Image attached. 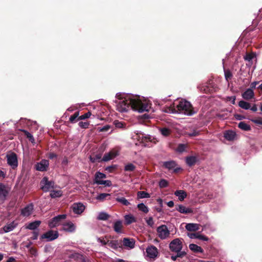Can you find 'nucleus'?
<instances>
[{
  "instance_id": "1",
  "label": "nucleus",
  "mask_w": 262,
  "mask_h": 262,
  "mask_svg": "<svg viewBox=\"0 0 262 262\" xmlns=\"http://www.w3.org/2000/svg\"><path fill=\"white\" fill-rule=\"evenodd\" d=\"M115 102L117 110L121 113L127 112L130 107L139 112L148 111L149 108L148 103L142 102L138 98L130 96H125L121 100H115Z\"/></svg>"
},
{
  "instance_id": "2",
  "label": "nucleus",
  "mask_w": 262,
  "mask_h": 262,
  "mask_svg": "<svg viewBox=\"0 0 262 262\" xmlns=\"http://www.w3.org/2000/svg\"><path fill=\"white\" fill-rule=\"evenodd\" d=\"M166 112L172 113H183L185 115L191 116L195 113L191 103L186 100H181L174 107V104L167 108Z\"/></svg>"
},
{
  "instance_id": "3",
  "label": "nucleus",
  "mask_w": 262,
  "mask_h": 262,
  "mask_svg": "<svg viewBox=\"0 0 262 262\" xmlns=\"http://www.w3.org/2000/svg\"><path fill=\"white\" fill-rule=\"evenodd\" d=\"M183 239L177 238L171 241L169 244V248L171 252L173 253L186 252L182 251L183 248Z\"/></svg>"
},
{
  "instance_id": "4",
  "label": "nucleus",
  "mask_w": 262,
  "mask_h": 262,
  "mask_svg": "<svg viewBox=\"0 0 262 262\" xmlns=\"http://www.w3.org/2000/svg\"><path fill=\"white\" fill-rule=\"evenodd\" d=\"M7 162L9 166L12 169H15L18 166V159L16 154L14 152H10L6 155Z\"/></svg>"
},
{
  "instance_id": "5",
  "label": "nucleus",
  "mask_w": 262,
  "mask_h": 262,
  "mask_svg": "<svg viewBox=\"0 0 262 262\" xmlns=\"http://www.w3.org/2000/svg\"><path fill=\"white\" fill-rule=\"evenodd\" d=\"M41 189L44 192H47L54 186V182L52 181H49L48 178L45 177L40 182Z\"/></svg>"
},
{
  "instance_id": "6",
  "label": "nucleus",
  "mask_w": 262,
  "mask_h": 262,
  "mask_svg": "<svg viewBox=\"0 0 262 262\" xmlns=\"http://www.w3.org/2000/svg\"><path fill=\"white\" fill-rule=\"evenodd\" d=\"M58 236L59 233L57 231L50 230L42 234L40 239L41 240L46 239L47 241L50 242L57 238Z\"/></svg>"
},
{
  "instance_id": "7",
  "label": "nucleus",
  "mask_w": 262,
  "mask_h": 262,
  "mask_svg": "<svg viewBox=\"0 0 262 262\" xmlns=\"http://www.w3.org/2000/svg\"><path fill=\"white\" fill-rule=\"evenodd\" d=\"M158 236L162 239L168 237L170 234L167 227L165 225H162L158 227L157 229Z\"/></svg>"
},
{
  "instance_id": "8",
  "label": "nucleus",
  "mask_w": 262,
  "mask_h": 262,
  "mask_svg": "<svg viewBox=\"0 0 262 262\" xmlns=\"http://www.w3.org/2000/svg\"><path fill=\"white\" fill-rule=\"evenodd\" d=\"M177 164L174 161L171 160L169 161H166L163 163L162 166L168 170L173 169L174 173L178 172L181 168L180 167H176Z\"/></svg>"
},
{
  "instance_id": "9",
  "label": "nucleus",
  "mask_w": 262,
  "mask_h": 262,
  "mask_svg": "<svg viewBox=\"0 0 262 262\" xmlns=\"http://www.w3.org/2000/svg\"><path fill=\"white\" fill-rule=\"evenodd\" d=\"M66 214H60L54 217L49 223V226L50 228H54L58 225L62 220L66 219Z\"/></svg>"
},
{
  "instance_id": "10",
  "label": "nucleus",
  "mask_w": 262,
  "mask_h": 262,
  "mask_svg": "<svg viewBox=\"0 0 262 262\" xmlns=\"http://www.w3.org/2000/svg\"><path fill=\"white\" fill-rule=\"evenodd\" d=\"M72 208L74 213L80 214L84 211L85 207L81 203H75L73 204Z\"/></svg>"
},
{
  "instance_id": "11",
  "label": "nucleus",
  "mask_w": 262,
  "mask_h": 262,
  "mask_svg": "<svg viewBox=\"0 0 262 262\" xmlns=\"http://www.w3.org/2000/svg\"><path fill=\"white\" fill-rule=\"evenodd\" d=\"M49 161L47 160H42L40 162L37 163L36 165V169L40 171H46L49 166Z\"/></svg>"
},
{
  "instance_id": "12",
  "label": "nucleus",
  "mask_w": 262,
  "mask_h": 262,
  "mask_svg": "<svg viewBox=\"0 0 262 262\" xmlns=\"http://www.w3.org/2000/svg\"><path fill=\"white\" fill-rule=\"evenodd\" d=\"M146 253L149 257L155 258L157 256L158 251L157 248L155 246L151 245L147 248Z\"/></svg>"
},
{
  "instance_id": "13",
  "label": "nucleus",
  "mask_w": 262,
  "mask_h": 262,
  "mask_svg": "<svg viewBox=\"0 0 262 262\" xmlns=\"http://www.w3.org/2000/svg\"><path fill=\"white\" fill-rule=\"evenodd\" d=\"M8 194V190L7 189L6 186L3 183H0V200L4 201L6 200Z\"/></svg>"
},
{
  "instance_id": "14",
  "label": "nucleus",
  "mask_w": 262,
  "mask_h": 262,
  "mask_svg": "<svg viewBox=\"0 0 262 262\" xmlns=\"http://www.w3.org/2000/svg\"><path fill=\"white\" fill-rule=\"evenodd\" d=\"M33 210V205L31 203L26 206L25 208L21 209V214L24 216H28L32 212Z\"/></svg>"
},
{
  "instance_id": "15",
  "label": "nucleus",
  "mask_w": 262,
  "mask_h": 262,
  "mask_svg": "<svg viewBox=\"0 0 262 262\" xmlns=\"http://www.w3.org/2000/svg\"><path fill=\"white\" fill-rule=\"evenodd\" d=\"M75 229L76 226L73 223L71 222H68L63 224L62 230L68 232H73L75 231Z\"/></svg>"
},
{
  "instance_id": "16",
  "label": "nucleus",
  "mask_w": 262,
  "mask_h": 262,
  "mask_svg": "<svg viewBox=\"0 0 262 262\" xmlns=\"http://www.w3.org/2000/svg\"><path fill=\"white\" fill-rule=\"evenodd\" d=\"M176 210L181 213L189 214L193 212V210L190 208H186L183 205L177 206Z\"/></svg>"
},
{
  "instance_id": "17",
  "label": "nucleus",
  "mask_w": 262,
  "mask_h": 262,
  "mask_svg": "<svg viewBox=\"0 0 262 262\" xmlns=\"http://www.w3.org/2000/svg\"><path fill=\"white\" fill-rule=\"evenodd\" d=\"M198 158L195 156H188L186 157L185 162L189 167L194 166L198 161Z\"/></svg>"
},
{
  "instance_id": "18",
  "label": "nucleus",
  "mask_w": 262,
  "mask_h": 262,
  "mask_svg": "<svg viewBox=\"0 0 262 262\" xmlns=\"http://www.w3.org/2000/svg\"><path fill=\"white\" fill-rule=\"evenodd\" d=\"M254 93L251 89H248L244 93L242 94V96L244 99L246 100H250L254 97Z\"/></svg>"
},
{
  "instance_id": "19",
  "label": "nucleus",
  "mask_w": 262,
  "mask_h": 262,
  "mask_svg": "<svg viewBox=\"0 0 262 262\" xmlns=\"http://www.w3.org/2000/svg\"><path fill=\"white\" fill-rule=\"evenodd\" d=\"M188 236L190 238H197L199 239L204 241H208L209 238L208 237L200 234L199 233H191L188 234Z\"/></svg>"
},
{
  "instance_id": "20",
  "label": "nucleus",
  "mask_w": 262,
  "mask_h": 262,
  "mask_svg": "<svg viewBox=\"0 0 262 262\" xmlns=\"http://www.w3.org/2000/svg\"><path fill=\"white\" fill-rule=\"evenodd\" d=\"M40 224L41 221H35L33 222L29 223V224L26 226V228L29 230L36 231L35 230L39 226Z\"/></svg>"
},
{
  "instance_id": "21",
  "label": "nucleus",
  "mask_w": 262,
  "mask_h": 262,
  "mask_svg": "<svg viewBox=\"0 0 262 262\" xmlns=\"http://www.w3.org/2000/svg\"><path fill=\"white\" fill-rule=\"evenodd\" d=\"M123 245L125 247H127L132 249L135 247V241L133 239L124 238L123 240Z\"/></svg>"
},
{
  "instance_id": "22",
  "label": "nucleus",
  "mask_w": 262,
  "mask_h": 262,
  "mask_svg": "<svg viewBox=\"0 0 262 262\" xmlns=\"http://www.w3.org/2000/svg\"><path fill=\"white\" fill-rule=\"evenodd\" d=\"M108 246L111 248L117 250L118 248L121 247V243L118 240L107 241Z\"/></svg>"
},
{
  "instance_id": "23",
  "label": "nucleus",
  "mask_w": 262,
  "mask_h": 262,
  "mask_svg": "<svg viewBox=\"0 0 262 262\" xmlns=\"http://www.w3.org/2000/svg\"><path fill=\"white\" fill-rule=\"evenodd\" d=\"M117 156V153L114 151H110L104 154L102 160L103 161H110Z\"/></svg>"
},
{
  "instance_id": "24",
  "label": "nucleus",
  "mask_w": 262,
  "mask_h": 262,
  "mask_svg": "<svg viewBox=\"0 0 262 262\" xmlns=\"http://www.w3.org/2000/svg\"><path fill=\"white\" fill-rule=\"evenodd\" d=\"M189 249L195 253H203V249L200 247L194 244H190L189 245Z\"/></svg>"
},
{
  "instance_id": "25",
  "label": "nucleus",
  "mask_w": 262,
  "mask_h": 262,
  "mask_svg": "<svg viewBox=\"0 0 262 262\" xmlns=\"http://www.w3.org/2000/svg\"><path fill=\"white\" fill-rule=\"evenodd\" d=\"M174 195L178 196L180 201H182L187 196V193L184 190H179L174 192Z\"/></svg>"
},
{
  "instance_id": "26",
  "label": "nucleus",
  "mask_w": 262,
  "mask_h": 262,
  "mask_svg": "<svg viewBox=\"0 0 262 262\" xmlns=\"http://www.w3.org/2000/svg\"><path fill=\"white\" fill-rule=\"evenodd\" d=\"M199 225L197 224L189 223L186 224L185 228L189 231H196L199 229Z\"/></svg>"
},
{
  "instance_id": "27",
  "label": "nucleus",
  "mask_w": 262,
  "mask_h": 262,
  "mask_svg": "<svg viewBox=\"0 0 262 262\" xmlns=\"http://www.w3.org/2000/svg\"><path fill=\"white\" fill-rule=\"evenodd\" d=\"M123 227L122 226V223L121 221H117L116 222H115L114 224V231L118 233H122L121 229Z\"/></svg>"
},
{
  "instance_id": "28",
  "label": "nucleus",
  "mask_w": 262,
  "mask_h": 262,
  "mask_svg": "<svg viewBox=\"0 0 262 262\" xmlns=\"http://www.w3.org/2000/svg\"><path fill=\"white\" fill-rule=\"evenodd\" d=\"M124 220L126 225H129L133 223L136 222V219L131 214H128L124 216Z\"/></svg>"
},
{
  "instance_id": "29",
  "label": "nucleus",
  "mask_w": 262,
  "mask_h": 262,
  "mask_svg": "<svg viewBox=\"0 0 262 262\" xmlns=\"http://www.w3.org/2000/svg\"><path fill=\"white\" fill-rule=\"evenodd\" d=\"M235 137V133L232 130L227 131L224 134V137L228 141H232Z\"/></svg>"
},
{
  "instance_id": "30",
  "label": "nucleus",
  "mask_w": 262,
  "mask_h": 262,
  "mask_svg": "<svg viewBox=\"0 0 262 262\" xmlns=\"http://www.w3.org/2000/svg\"><path fill=\"white\" fill-rule=\"evenodd\" d=\"M238 127L245 131H249L251 130V126L250 125L247 124L245 122H240L238 124Z\"/></svg>"
},
{
  "instance_id": "31",
  "label": "nucleus",
  "mask_w": 262,
  "mask_h": 262,
  "mask_svg": "<svg viewBox=\"0 0 262 262\" xmlns=\"http://www.w3.org/2000/svg\"><path fill=\"white\" fill-rule=\"evenodd\" d=\"M106 176L104 173L97 171L95 174L94 183H96V181H101L100 179L106 178Z\"/></svg>"
},
{
  "instance_id": "32",
  "label": "nucleus",
  "mask_w": 262,
  "mask_h": 262,
  "mask_svg": "<svg viewBox=\"0 0 262 262\" xmlns=\"http://www.w3.org/2000/svg\"><path fill=\"white\" fill-rule=\"evenodd\" d=\"M79 112H76L73 115L71 116V117L69 118V121L72 123H74L77 122L79 120H77V118L79 117Z\"/></svg>"
},
{
  "instance_id": "33",
  "label": "nucleus",
  "mask_w": 262,
  "mask_h": 262,
  "mask_svg": "<svg viewBox=\"0 0 262 262\" xmlns=\"http://www.w3.org/2000/svg\"><path fill=\"white\" fill-rule=\"evenodd\" d=\"M238 105L241 108L245 110H248L250 108V104L246 101L241 100L238 102Z\"/></svg>"
},
{
  "instance_id": "34",
  "label": "nucleus",
  "mask_w": 262,
  "mask_h": 262,
  "mask_svg": "<svg viewBox=\"0 0 262 262\" xmlns=\"http://www.w3.org/2000/svg\"><path fill=\"white\" fill-rule=\"evenodd\" d=\"M150 194L144 191H140L137 192L138 199L149 198Z\"/></svg>"
},
{
  "instance_id": "35",
  "label": "nucleus",
  "mask_w": 262,
  "mask_h": 262,
  "mask_svg": "<svg viewBox=\"0 0 262 262\" xmlns=\"http://www.w3.org/2000/svg\"><path fill=\"white\" fill-rule=\"evenodd\" d=\"M20 131L24 134L25 136H26V137L29 139L30 141H31L32 143L34 142V137L31 133L25 129H20Z\"/></svg>"
},
{
  "instance_id": "36",
  "label": "nucleus",
  "mask_w": 262,
  "mask_h": 262,
  "mask_svg": "<svg viewBox=\"0 0 262 262\" xmlns=\"http://www.w3.org/2000/svg\"><path fill=\"white\" fill-rule=\"evenodd\" d=\"M137 207L139 210L142 211L143 212H144L145 213H147L149 211L148 208L146 205H145L144 204H143L142 203L139 204L137 205Z\"/></svg>"
},
{
  "instance_id": "37",
  "label": "nucleus",
  "mask_w": 262,
  "mask_h": 262,
  "mask_svg": "<svg viewBox=\"0 0 262 262\" xmlns=\"http://www.w3.org/2000/svg\"><path fill=\"white\" fill-rule=\"evenodd\" d=\"M15 227V226L14 225V223L12 222L11 224L5 225L3 229L5 232H8L12 230H13Z\"/></svg>"
},
{
  "instance_id": "38",
  "label": "nucleus",
  "mask_w": 262,
  "mask_h": 262,
  "mask_svg": "<svg viewBox=\"0 0 262 262\" xmlns=\"http://www.w3.org/2000/svg\"><path fill=\"white\" fill-rule=\"evenodd\" d=\"M116 201L124 206H127L130 205V203L124 197L117 198Z\"/></svg>"
},
{
  "instance_id": "39",
  "label": "nucleus",
  "mask_w": 262,
  "mask_h": 262,
  "mask_svg": "<svg viewBox=\"0 0 262 262\" xmlns=\"http://www.w3.org/2000/svg\"><path fill=\"white\" fill-rule=\"evenodd\" d=\"M98 185H104L105 186L110 187L112 186V182L110 180H101V181H96V183Z\"/></svg>"
},
{
  "instance_id": "40",
  "label": "nucleus",
  "mask_w": 262,
  "mask_h": 262,
  "mask_svg": "<svg viewBox=\"0 0 262 262\" xmlns=\"http://www.w3.org/2000/svg\"><path fill=\"white\" fill-rule=\"evenodd\" d=\"M176 253L177 255L171 256V259L173 261H176L178 258H183L184 256H185L187 254L186 252H181Z\"/></svg>"
},
{
  "instance_id": "41",
  "label": "nucleus",
  "mask_w": 262,
  "mask_h": 262,
  "mask_svg": "<svg viewBox=\"0 0 262 262\" xmlns=\"http://www.w3.org/2000/svg\"><path fill=\"white\" fill-rule=\"evenodd\" d=\"M62 192L60 190H53L51 192L50 195L52 198H55L61 196Z\"/></svg>"
},
{
  "instance_id": "42",
  "label": "nucleus",
  "mask_w": 262,
  "mask_h": 262,
  "mask_svg": "<svg viewBox=\"0 0 262 262\" xmlns=\"http://www.w3.org/2000/svg\"><path fill=\"white\" fill-rule=\"evenodd\" d=\"M135 169L136 166L132 163H128L124 167V170L126 171H133Z\"/></svg>"
},
{
  "instance_id": "43",
  "label": "nucleus",
  "mask_w": 262,
  "mask_h": 262,
  "mask_svg": "<svg viewBox=\"0 0 262 262\" xmlns=\"http://www.w3.org/2000/svg\"><path fill=\"white\" fill-rule=\"evenodd\" d=\"M160 132L162 135L167 137L171 133V130L169 128L163 127L160 129Z\"/></svg>"
},
{
  "instance_id": "44",
  "label": "nucleus",
  "mask_w": 262,
  "mask_h": 262,
  "mask_svg": "<svg viewBox=\"0 0 262 262\" xmlns=\"http://www.w3.org/2000/svg\"><path fill=\"white\" fill-rule=\"evenodd\" d=\"M110 217V215L105 212H100L98 216V219L99 220L105 221L107 220Z\"/></svg>"
},
{
  "instance_id": "45",
  "label": "nucleus",
  "mask_w": 262,
  "mask_h": 262,
  "mask_svg": "<svg viewBox=\"0 0 262 262\" xmlns=\"http://www.w3.org/2000/svg\"><path fill=\"white\" fill-rule=\"evenodd\" d=\"M224 72L225 79L228 82L231 79L233 75L229 70H226L224 71Z\"/></svg>"
},
{
  "instance_id": "46",
  "label": "nucleus",
  "mask_w": 262,
  "mask_h": 262,
  "mask_svg": "<svg viewBox=\"0 0 262 262\" xmlns=\"http://www.w3.org/2000/svg\"><path fill=\"white\" fill-rule=\"evenodd\" d=\"M159 185L161 188H166L168 186V182L165 179H161L159 181Z\"/></svg>"
},
{
  "instance_id": "47",
  "label": "nucleus",
  "mask_w": 262,
  "mask_h": 262,
  "mask_svg": "<svg viewBox=\"0 0 262 262\" xmlns=\"http://www.w3.org/2000/svg\"><path fill=\"white\" fill-rule=\"evenodd\" d=\"M110 195L109 193H102L96 197V199L101 201H104L107 196Z\"/></svg>"
},
{
  "instance_id": "48",
  "label": "nucleus",
  "mask_w": 262,
  "mask_h": 262,
  "mask_svg": "<svg viewBox=\"0 0 262 262\" xmlns=\"http://www.w3.org/2000/svg\"><path fill=\"white\" fill-rule=\"evenodd\" d=\"M255 57V54L254 53L247 54L244 58L245 60L250 61Z\"/></svg>"
},
{
  "instance_id": "49",
  "label": "nucleus",
  "mask_w": 262,
  "mask_h": 262,
  "mask_svg": "<svg viewBox=\"0 0 262 262\" xmlns=\"http://www.w3.org/2000/svg\"><path fill=\"white\" fill-rule=\"evenodd\" d=\"M90 161L93 162L95 163L97 161H99L101 159V156L100 155H96L94 156H90Z\"/></svg>"
},
{
  "instance_id": "50",
  "label": "nucleus",
  "mask_w": 262,
  "mask_h": 262,
  "mask_svg": "<svg viewBox=\"0 0 262 262\" xmlns=\"http://www.w3.org/2000/svg\"><path fill=\"white\" fill-rule=\"evenodd\" d=\"M187 146L184 144H179L177 147V151L179 152H183L185 151Z\"/></svg>"
},
{
  "instance_id": "51",
  "label": "nucleus",
  "mask_w": 262,
  "mask_h": 262,
  "mask_svg": "<svg viewBox=\"0 0 262 262\" xmlns=\"http://www.w3.org/2000/svg\"><path fill=\"white\" fill-rule=\"evenodd\" d=\"M91 114H92L90 112H88L86 113H85L80 116H79V117L77 118V120H84V119H88L90 117Z\"/></svg>"
},
{
  "instance_id": "52",
  "label": "nucleus",
  "mask_w": 262,
  "mask_h": 262,
  "mask_svg": "<svg viewBox=\"0 0 262 262\" xmlns=\"http://www.w3.org/2000/svg\"><path fill=\"white\" fill-rule=\"evenodd\" d=\"M79 126L82 128H87L89 127V123L88 122H79L78 123Z\"/></svg>"
},
{
  "instance_id": "53",
  "label": "nucleus",
  "mask_w": 262,
  "mask_h": 262,
  "mask_svg": "<svg viewBox=\"0 0 262 262\" xmlns=\"http://www.w3.org/2000/svg\"><path fill=\"white\" fill-rule=\"evenodd\" d=\"M115 126L117 128H122L124 127V124L122 122H120L118 120H115L114 122Z\"/></svg>"
},
{
  "instance_id": "54",
  "label": "nucleus",
  "mask_w": 262,
  "mask_h": 262,
  "mask_svg": "<svg viewBox=\"0 0 262 262\" xmlns=\"http://www.w3.org/2000/svg\"><path fill=\"white\" fill-rule=\"evenodd\" d=\"M117 168V165H114L110 166H107L105 168V170L109 172H112L115 169Z\"/></svg>"
},
{
  "instance_id": "55",
  "label": "nucleus",
  "mask_w": 262,
  "mask_h": 262,
  "mask_svg": "<svg viewBox=\"0 0 262 262\" xmlns=\"http://www.w3.org/2000/svg\"><path fill=\"white\" fill-rule=\"evenodd\" d=\"M252 121L256 124L262 125V118H258L257 119H252Z\"/></svg>"
},
{
  "instance_id": "56",
  "label": "nucleus",
  "mask_w": 262,
  "mask_h": 262,
  "mask_svg": "<svg viewBox=\"0 0 262 262\" xmlns=\"http://www.w3.org/2000/svg\"><path fill=\"white\" fill-rule=\"evenodd\" d=\"M200 134V132L196 130H193L192 132L188 133V135L189 137H195L198 136Z\"/></svg>"
},
{
  "instance_id": "57",
  "label": "nucleus",
  "mask_w": 262,
  "mask_h": 262,
  "mask_svg": "<svg viewBox=\"0 0 262 262\" xmlns=\"http://www.w3.org/2000/svg\"><path fill=\"white\" fill-rule=\"evenodd\" d=\"M38 234H39V231L38 230L37 231H34L33 232V235L31 237L32 239L33 240H36L38 238Z\"/></svg>"
},
{
  "instance_id": "58",
  "label": "nucleus",
  "mask_w": 262,
  "mask_h": 262,
  "mask_svg": "<svg viewBox=\"0 0 262 262\" xmlns=\"http://www.w3.org/2000/svg\"><path fill=\"white\" fill-rule=\"evenodd\" d=\"M146 223L150 227H152L154 224V222L153 221V219L152 217H149V219L146 221Z\"/></svg>"
},
{
  "instance_id": "59",
  "label": "nucleus",
  "mask_w": 262,
  "mask_h": 262,
  "mask_svg": "<svg viewBox=\"0 0 262 262\" xmlns=\"http://www.w3.org/2000/svg\"><path fill=\"white\" fill-rule=\"evenodd\" d=\"M97 241L101 243L103 245H106L107 244L108 245L107 241L106 242L103 239V238H102L101 237H98L97 238Z\"/></svg>"
},
{
  "instance_id": "60",
  "label": "nucleus",
  "mask_w": 262,
  "mask_h": 262,
  "mask_svg": "<svg viewBox=\"0 0 262 262\" xmlns=\"http://www.w3.org/2000/svg\"><path fill=\"white\" fill-rule=\"evenodd\" d=\"M110 128V126L106 125L100 129V132H106Z\"/></svg>"
},
{
  "instance_id": "61",
  "label": "nucleus",
  "mask_w": 262,
  "mask_h": 262,
  "mask_svg": "<svg viewBox=\"0 0 262 262\" xmlns=\"http://www.w3.org/2000/svg\"><path fill=\"white\" fill-rule=\"evenodd\" d=\"M258 83H259V81H254V82H252L250 84V89H251L252 90L253 89H255L256 85L258 84Z\"/></svg>"
},
{
  "instance_id": "62",
  "label": "nucleus",
  "mask_w": 262,
  "mask_h": 262,
  "mask_svg": "<svg viewBox=\"0 0 262 262\" xmlns=\"http://www.w3.org/2000/svg\"><path fill=\"white\" fill-rule=\"evenodd\" d=\"M57 156V155L53 152H51L49 154V158L50 159H53L55 158H56Z\"/></svg>"
},
{
  "instance_id": "63",
  "label": "nucleus",
  "mask_w": 262,
  "mask_h": 262,
  "mask_svg": "<svg viewBox=\"0 0 262 262\" xmlns=\"http://www.w3.org/2000/svg\"><path fill=\"white\" fill-rule=\"evenodd\" d=\"M116 97L119 100L124 99L125 97H123L121 94H117Z\"/></svg>"
},
{
  "instance_id": "64",
  "label": "nucleus",
  "mask_w": 262,
  "mask_h": 262,
  "mask_svg": "<svg viewBox=\"0 0 262 262\" xmlns=\"http://www.w3.org/2000/svg\"><path fill=\"white\" fill-rule=\"evenodd\" d=\"M68 163V158H66V157H64V159H63L62 161V164L63 165H67Z\"/></svg>"
}]
</instances>
